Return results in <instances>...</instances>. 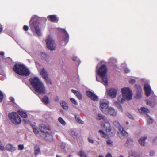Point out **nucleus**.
I'll return each instance as SVG.
<instances>
[{"mask_svg": "<svg viewBox=\"0 0 157 157\" xmlns=\"http://www.w3.org/2000/svg\"><path fill=\"white\" fill-rule=\"evenodd\" d=\"M29 81L35 91L38 94H44L45 92L44 84L39 78L36 77L30 78Z\"/></svg>", "mask_w": 157, "mask_h": 157, "instance_id": "nucleus-1", "label": "nucleus"}, {"mask_svg": "<svg viewBox=\"0 0 157 157\" xmlns=\"http://www.w3.org/2000/svg\"><path fill=\"white\" fill-rule=\"evenodd\" d=\"M122 95H120L117 98L118 102L123 103L126 99L129 101L132 98L133 94L132 91L128 87H124L121 90Z\"/></svg>", "mask_w": 157, "mask_h": 157, "instance_id": "nucleus-2", "label": "nucleus"}, {"mask_svg": "<svg viewBox=\"0 0 157 157\" xmlns=\"http://www.w3.org/2000/svg\"><path fill=\"white\" fill-rule=\"evenodd\" d=\"M98 64L96 67L97 74L100 76L102 80L103 84L106 86L108 85L107 76L106 75L107 68L105 65H102L99 68H98Z\"/></svg>", "mask_w": 157, "mask_h": 157, "instance_id": "nucleus-3", "label": "nucleus"}, {"mask_svg": "<svg viewBox=\"0 0 157 157\" xmlns=\"http://www.w3.org/2000/svg\"><path fill=\"white\" fill-rule=\"evenodd\" d=\"M13 70L16 73L23 76H28L30 74L29 70L23 64L15 65L13 67Z\"/></svg>", "mask_w": 157, "mask_h": 157, "instance_id": "nucleus-4", "label": "nucleus"}, {"mask_svg": "<svg viewBox=\"0 0 157 157\" xmlns=\"http://www.w3.org/2000/svg\"><path fill=\"white\" fill-rule=\"evenodd\" d=\"M101 127L104 129L107 133L111 136H113L115 133V130L112 128L110 124L109 121L107 119L101 124Z\"/></svg>", "mask_w": 157, "mask_h": 157, "instance_id": "nucleus-5", "label": "nucleus"}, {"mask_svg": "<svg viewBox=\"0 0 157 157\" xmlns=\"http://www.w3.org/2000/svg\"><path fill=\"white\" fill-rule=\"evenodd\" d=\"M30 26L31 29L34 30H35L37 34L39 36H40L42 35V33L39 27V22L36 19H34L33 21H32V20L30 21Z\"/></svg>", "mask_w": 157, "mask_h": 157, "instance_id": "nucleus-6", "label": "nucleus"}, {"mask_svg": "<svg viewBox=\"0 0 157 157\" xmlns=\"http://www.w3.org/2000/svg\"><path fill=\"white\" fill-rule=\"evenodd\" d=\"M113 124L118 128L120 132H117V135L121 139H123V136L124 137H127L128 134L127 132L123 128L121 127L118 121H113Z\"/></svg>", "mask_w": 157, "mask_h": 157, "instance_id": "nucleus-7", "label": "nucleus"}, {"mask_svg": "<svg viewBox=\"0 0 157 157\" xmlns=\"http://www.w3.org/2000/svg\"><path fill=\"white\" fill-rule=\"evenodd\" d=\"M40 129L44 135L46 139L48 140L52 139L51 131L47 128L45 125L41 124L40 126Z\"/></svg>", "mask_w": 157, "mask_h": 157, "instance_id": "nucleus-8", "label": "nucleus"}, {"mask_svg": "<svg viewBox=\"0 0 157 157\" xmlns=\"http://www.w3.org/2000/svg\"><path fill=\"white\" fill-rule=\"evenodd\" d=\"M9 117L13 123L15 124H19L21 122L20 117L16 113H10L8 115Z\"/></svg>", "mask_w": 157, "mask_h": 157, "instance_id": "nucleus-9", "label": "nucleus"}, {"mask_svg": "<svg viewBox=\"0 0 157 157\" xmlns=\"http://www.w3.org/2000/svg\"><path fill=\"white\" fill-rule=\"evenodd\" d=\"M47 46L48 49H55L56 44L52 37L50 35H48L46 40Z\"/></svg>", "mask_w": 157, "mask_h": 157, "instance_id": "nucleus-10", "label": "nucleus"}, {"mask_svg": "<svg viewBox=\"0 0 157 157\" xmlns=\"http://www.w3.org/2000/svg\"><path fill=\"white\" fill-rule=\"evenodd\" d=\"M109 107L107 101L105 99L100 100V109L104 113H105Z\"/></svg>", "mask_w": 157, "mask_h": 157, "instance_id": "nucleus-11", "label": "nucleus"}, {"mask_svg": "<svg viewBox=\"0 0 157 157\" xmlns=\"http://www.w3.org/2000/svg\"><path fill=\"white\" fill-rule=\"evenodd\" d=\"M40 71V74L42 75L43 78L46 81L47 83L48 84H51V81L48 77V74L45 70L42 68Z\"/></svg>", "mask_w": 157, "mask_h": 157, "instance_id": "nucleus-12", "label": "nucleus"}, {"mask_svg": "<svg viewBox=\"0 0 157 157\" xmlns=\"http://www.w3.org/2000/svg\"><path fill=\"white\" fill-rule=\"evenodd\" d=\"M117 93V90L113 88L107 89L106 90V93L107 95L112 98H115L116 97Z\"/></svg>", "mask_w": 157, "mask_h": 157, "instance_id": "nucleus-13", "label": "nucleus"}, {"mask_svg": "<svg viewBox=\"0 0 157 157\" xmlns=\"http://www.w3.org/2000/svg\"><path fill=\"white\" fill-rule=\"evenodd\" d=\"M105 114L107 115H109L115 117L117 115V112L113 108L109 107Z\"/></svg>", "mask_w": 157, "mask_h": 157, "instance_id": "nucleus-14", "label": "nucleus"}, {"mask_svg": "<svg viewBox=\"0 0 157 157\" xmlns=\"http://www.w3.org/2000/svg\"><path fill=\"white\" fill-rule=\"evenodd\" d=\"M144 89L145 94L147 96H149L150 94H153V92L151 90L150 85L148 84H145Z\"/></svg>", "mask_w": 157, "mask_h": 157, "instance_id": "nucleus-15", "label": "nucleus"}, {"mask_svg": "<svg viewBox=\"0 0 157 157\" xmlns=\"http://www.w3.org/2000/svg\"><path fill=\"white\" fill-rule=\"evenodd\" d=\"M86 94L90 98L94 101H98V98L94 93L90 91H87L86 92Z\"/></svg>", "mask_w": 157, "mask_h": 157, "instance_id": "nucleus-16", "label": "nucleus"}, {"mask_svg": "<svg viewBox=\"0 0 157 157\" xmlns=\"http://www.w3.org/2000/svg\"><path fill=\"white\" fill-rule=\"evenodd\" d=\"M6 148L7 150L12 152H13L16 150L15 147H13L11 144L10 143L7 144L6 145Z\"/></svg>", "mask_w": 157, "mask_h": 157, "instance_id": "nucleus-17", "label": "nucleus"}, {"mask_svg": "<svg viewBox=\"0 0 157 157\" xmlns=\"http://www.w3.org/2000/svg\"><path fill=\"white\" fill-rule=\"evenodd\" d=\"M18 113L22 117L26 118L27 117V115L26 112L24 110H20L17 111Z\"/></svg>", "mask_w": 157, "mask_h": 157, "instance_id": "nucleus-18", "label": "nucleus"}, {"mask_svg": "<svg viewBox=\"0 0 157 157\" xmlns=\"http://www.w3.org/2000/svg\"><path fill=\"white\" fill-rule=\"evenodd\" d=\"M71 91L79 99L81 100L82 99V95L79 92L73 89L71 90Z\"/></svg>", "mask_w": 157, "mask_h": 157, "instance_id": "nucleus-19", "label": "nucleus"}, {"mask_svg": "<svg viewBox=\"0 0 157 157\" xmlns=\"http://www.w3.org/2000/svg\"><path fill=\"white\" fill-rule=\"evenodd\" d=\"M147 137L146 136H144L140 138L138 140V142L140 144V145L143 146H144L145 144V140L147 139Z\"/></svg>", "mask_w": 157, "mask_h": 157, "instance_id": "nucleus-20", "label": "nucleus"}, {"mask_svg": "<svg viewBox=\"0 0 157 157\" xmlns=\"http://www.w3.org/2000/svg\"><path fill=\"white\" fill-rule=\"evenodd\" d=\"M129 155L133 157H139L141 155L138 152L134 151H130L129 153Z\"/></svg>", "mask_w": 157, "mask_h": 157, "instance_id": "nucleus-21", "label": "nucleus"}, {"mask_svg": "<svg viewBox=\"0 0 157 157\" xmlns=\"http://www.w3.org/2000/svg\"><path fill=\"white\" fill-rule=\"evenodd\" d=\"M133 141L130 138H128L127 139V141L124 144L125 147L131 146L133 145Z\"/></svg>", "mask_w": 157, "mask_h": 157, "instance_id": "nucleus-22", "label": "nucleus"}, {"mask_svg": "<svg viewBox=\"0 0 157 157\" xmlns=\"http://www.w3.org/2000/svg\"><path fill=\"white\" fill-rule=\"evenodd\" d=\"M138 111L141 114H146V113L149 112V110L147 108L144 107H142L140 109H139Z\"/></svg>", "mask_w": 157, "mask_h": 157, "instance_id": "nucleus-23", "label": "nucleus"}, {"mask_svg": "<svg viewBox=\"0 0 157 157\" xmlns=\"http://www.w3.org/2000/svg\"><path fill=\"white\" fill-rule=\"evenodd\" d=\"M60 104L63 109L65 110H67L68 109V105L64 101H60Z\"/></svg>", "mask_w": 157, "mask_h": 157, "instance_id": "nucleus-24", "label": "nucleus"}, {"mask_svg": "<svg viewBox=\"0 0 157 157\" xmlns=\"http://www.w3.org/2000/svg\"><path fill=\"white\" fill-rule=\"evenodd\" d=\"M51 21L53 22H57L58 20V18L55 15H51L48 16Z\"/></svg>", "mask_w": 157, "mask_h": 157, "instance_id": "nucleus-25", "label": "nucleus"}, {"mask_svg": "<svg viewBox=\"0 0 157 157\" xmlns=\"http://www.w3.org/2000/svg\"><path fill=\"white\" fill-rule=\"evenodd\" d=\"M145 117L147 120L148 124H151L153 122V119L148 114H146Z\"/></svg>", "mask_w": 157, "mask_h": 157, "instance_id": "nucleus-26", "label": "nucleus"}, {"mask_svg": "<svg viewBox=\"0 0 157 157\" xmlns=\"http://www.w3.org/2000/svg\"><path fill=\"white\" fill-rule=\"evenodd\" d=\"M107 119V118L105 116L101 114H98L96 117V119L98 120H100L102 119L104 121Z\"/></svg>", "mask_w": 157, "mask_h": 157, "instance_id": "nucleus-27", "label": "nucleus"}, {"mask_svg": "<svg viewBox=\"0 0 157 157\" xmlns=\"http://www.w3.org/2000/svg\"><path fill=\"white\" fill-rule=\"evenodd\" d=\"M75 118L76 121L78 123L81 124H83L84 123L83 121L81 119L78 115H75Z\"/></svg>", "mask_w": 157, "mask_h": 157, "instance_id": "nucleus-28", "label": "nucleus"}, {"mask_svg": "<svg viewBox=\"0 0 157 157\" xmlns=\"http://www.w3.org/2000/svg\"><path fill=\"white\" fill-rule=\"evenodd\" d=\"M121 67L122 69L124 71L125 73H128L129 72L130 70L126 68V65L125 63H123L121 65Z\"/></svg>", "mask_w": 157, "mask_h": 157, "instance_id": "nucleus-29", "label": "nucleus"}, {"mask_svg": "<svg viewBox=\"0 0 157 157\" xmlns=\"http://www.w3.org/2000/svg\"><path fill=\"white\" fill-rule=\"evenodd\" d=\"M70 134L74 138L76 137L78 133L75 130L71 129L69 131Z\"/></svg>", "mask_w": 157, "mask_h": 157, "instance_id": "nucleus-30", "label": "nucleus"}, {"mask_svg": "<svg viewBox=\"0 0 157 157\" xmlns=\"http://www.w3.org/2000/svg\"><path fill=\"white\" fill-rule=\"evenodd\" d=\"M43 102L46 104H48L49 103L48 98L47 96H44L42 100Z\"/></svg>", "mask_w": 157, "mask_h": 157, "instance_id": "nucleus-31", "label": "nucleus"}, {"mask_svg": "<svg viewBox=\"0 0 157 157\" xmlns=\"http://www.w3.org/2000/svg\"><path fill=\"white\" fill-rule=\"evenodd\" d=\"M98 133L100 136L103 137L105 138L107 136L106 134L102 130H99Z\"/></svg>", "mask_w": 157, "mask_h": 157, "instance_id": "nucleus-32", "label": "nucleus"}, {"mask_svg": "<svg viewBox=\"0 0 157 157\" xmlns=\"http://www.w3.org/2000/svg\"><path fill=\"white\" fill-rule=\"evenodd\" d=\"M34 154L35 155H37L40 152V149L36 146H35L34 147Z\"/></svg>", "mask_w": 157, "mask_h": 157, "instance_id": "nucleus-33", "label": "nucleus"}, {"mask_svg": "<svg viewBox=\"0 0 157 157\" xmlns=\"http://www.w3.org/2000/svg\"><path fill=\"white\" fill-rule=\"evenodd\" d=\"M107 144L110 147H112L113 146V141L111 140H106Z\"/></svg>", "mask_w": 157, "mask_h": 157, "instance_id": "nucleus-34", "label": "nucleus"}, {"mask_svg": "<svg viewBox=\"0 0 157 157\" xmlns=\"http://www.w3.org/2000/svg\"><path fill=\"white\" fill-rule=\"evenodd\" d=\"M141 94H142V91L137 92V93L135 95V98H136L137 99L140 98L142 97Z\"/></svg>", "mask_w": 157, "mask_h": 157, "instance_id": "nucleus-35", "label": "nucleus"}, {"mask_svg": "<svg viewBox=\"0 0 157 157\" xmlns=\"http://www.w3.org/2000/svg\"><path fill=\"white\" fill-rule=\"evenodd\" d=\"M78 155L80 157H87L86 154L83 151H80L78 153Z\"/></svg>", "mask_w": 157, "mask_h": 157, "instance_id": "nucleus-36", "label": "nucleus"}, {"mask_svg": "<svg viewBox=\"0 0 157 157\" xmlns=\"http://www.w3.org/2000/svg\"><path fill=\"white\" fill-rule=\"evenodd\" d=\"M33 129V132L36 134H37L39 133V130L36 127L35 125L32 126Z\"/></svg>", "mask_w": 157, "mask_h": 157, "instance_id": "nucleus-37", "label": "nucleus"}, {"mask_svg": "<svg viewBox=\"0 0 157 157\" xmlns=\"http://www.w3.org/2000/svg\"><path fill=\"white\" fill-rule=\"evenodd\" d=\"M156 102H152L150 101H147V104L149 105L151 107H153L155 104Z\"/></svg>", "mask_w": 157, "mask_h": 157, "instance_id": "nucleus-38", "label": "nucleus"}, {"mask_svg": "<svg viewBox=\"0 0 157 157\" xmlns=\"http://www.w3.org/2000/svg\"><path fill=\"white\" fill-rule=\"evenodd\" d=\"M135 88H136V92H137V91L141 92V91H142L140 85H135Z\"/></svg>", "mask_w": 157, "mask_h": 157, "instance_id": "nucleus-39", "label": "nucleus"}, {"mask_svg": "<svg viewBox=\"0 0 157 157\" xmlns=\"http://www.w3.org/2000/svg\"><path fill=\"white\" fill-rule=\"evenodd\" d=\"M58 120L59 122L63 125L66 124V122L61 117H59L58 118Z\"/></svg>", "mask_w": 157, "mask_h": 157, "instance_id": "nucleus-40", "label": "nucleus"}, {"mask_svg": "<svg viewBox=\"0 0 157 157\" xmlns=\"http://www.w3.org/2000/svg\"><path fill=\"white\" fill-rule=\"evenodd\" d=\"M70 100L71 102L74 104L77 105L78 104V103L76 100L73 98H71L70 99Z\"/></svg>", "mask_w": 157, "mask_h": 157, "instance_id": "nucleus-41", "label": "nucleus"}, {"mask_svg": "<svg viewBox=\"0 0 157 157\" xmlns=\"http://www.w3.org/2000/svg\"><path fill=\"white\" fill-rule=\"evenodd\" d=\"M3 93L0 90V102H1L4 98Z\"/></svg>", "mask_w": 157, "mask_h": 157, "instance_id": "nucleus-42", "label": "nucleus"}, {"mask_svg": "<svg viewBox=\"0 0 157 157\" xmlns=\"http://www.w3.org/2000/svg\"><path fill=\"white\" fill-rule=\"evenodd\" d=\"M18 149L20 150H22L24 148V146L23 144H20L18 146Z\"/></svg>", "mask_w": 157, "mask_h": 157, "instance_id": "nucleus-43", "label": "nucleus"}, {"mask_svg": "<svg viewBox=\"0 0 157 157\" xmlns=\"http://www.w3.org/2000/svg\"><path fill=\"white\" fill-rule=\"evenodd\" d=\"M126 115L129 118L132 119H134V117H133L131 114H130L129 113H126Z\"/></svg>", "mask_w": 157, "mask_h": 157, "instance_id": "nucleus-44", "label": "nucleus"}, {"mask_svg": "<svg viewBox=\"0 0 157 157\" xmlns=\"http://www.w3.org/2000/svg\"><path fill=\"white\" fill-rule=\"evenodd\" d=\"M72 60L73 61H76L79 62V59L76 56H74L72 57Z\"/></svg>", "mask_w": 157, "mask_h": 157, "instance_id": "nucleus-45", "label": "nucleus"}, {"mask_svg": "<svg viewBox=\"0 0 157 157\" xmlns=\"http://www.w3.org/2000/svg\"><path fill=\"white\" fill-rule=\"evenodd\" d=\"M4 149V147L2 143L0 141V150H3Z\"/></svg>", "mask_w": 157, "mask_h": 157, "instance_id": "nucleus-46", "label": "nucleus"}, {"mask_svg": "<svg viewBox=\"0 0 157 157\" xmlns=\"http://www.w3.org/2000/svg\"><path fill=\"white\" fill-rule=\"evenodd\" d=\"M23 121L25 124H30V121L26 119H24Z\"/></svg>", "mask_w": 157, "mask_h": 157, "instance_id": "nucleus-47", "label": "nucleus"}, {"mask_svg": "<svg viewBox=\"0 0 157 157\" xmlns=\"http://www.w3.org/2000/svg\"><path fill=\"white\" fill-rule=\"evenodd\" d=\"M88 140L89 142L92 144H93L94 143V140L90 137H88Z\"/></svg>", "mask_w": 157, "mask_h": 157, "instance_id": "nucleus-48", "label": "nucleus"}, {"mask_svg": "<svg viewBox=\"0 0 157 157\" xmlns=\"http://www.w3.org/2000/svg\"><path fill=\"white\" fill-rule=\"evenodd\" d=\"M41 56L45 60H46V58L48 57V56L46 54L43 53H42Z\"/></svg>", "mask_w": 157, "mask_h": 157, "instance_id": "nucleus-49", "label": "nucleus"}, {"mask_svg": "<svg viewBox=\"0 0 157 157\" xmlns=\"http://www.w3.org/2000/svg\"><path fill=\"white\" fill-rule=\"evenodd\" d=\"M65 147V144L64 143H63L61 144L60 146V147L61 149H64Z\"/></svg>", "mask_w": 157, "mask_h": 157, "instance_id": "nucleus-50", "label": "nucleus"}, {"mask_svg": "<svg viewBox=\"0 0 157 157\" xmlns=\"http://www.w3.org/2000/svg\"><path fill=\"white\" fill-rule=\"evenodd\" d=\"M129 83L131 84H133L135 82V80L134 79H132L129 81Z\"/></svg>", "mask_w": 157, "mask_h": 157, "instance_id": "nucleus-51", "label": "nucleus"}, {"mask_svg": "<svg viewBox=\"0 0 157 157\" xmlns=\"http://www.w3.org/2000/svg\"><path fill=\"white\" fill-rule=\"evenodd\" d=\"M64 31L65 33V36L66 38L67 39H68L69 38V35L68 34L67 32L65 30H64Z\"/></svg>", "mask_w": 157, "mask_h": 157, "instance_id": "nucleus-52", "label": "nucleus"}, {"mask_svg": "<svg viewBox=\"0 0 157 157\" xmlns=\"http://www.w3.org/2000/svg\"><path fill=\"white\" fill-rule=\"evenodd\" d=\"M23 29L25 31H27L29 29V27L27 25H24L23 27Z\"/></svg>", "mask_w": 157, "mask_h": 157, "instance_id": "nucleus-53", "label": "nucleus"}, {"mask_svg": "<svg viewBox=\"0 0 157 157\" xmlns=\"http://www.w3.org/2000/svg\"><path fill=\"white\" fill-rule=\"evenodd\" d=\"M152 143L153 144H155L157 143V137L154 139L152 141Z\"/></svg>", "mask_w": 157, "mask_h": 157, "instance_id": "nucleus-54", "label": "nucleus"}, {"mask_svg": "<svg viewBox=\"0 0 157 157\" xmlns=\"http://www.w3.org/2000/svg\"><path fill=\"white\" fill-rule=\"evenodd\" d=\"M106 157H112L111 154L110 153H108L106 155Z\"/></svg>", "mask_w": 157, "mask_h": 157, "instance_id": "nucleus-55", "label": "nucleus"}, {"mask_svg": "<svg viewBox=\"0 0 157 157\" xmlns=\"http://www.w3.org/2000/svg\"><path fill=\"white\" fill-rule=\"evenodd\" d=\"M118 108L120 109V110L122 111V107L120 105H117V106Z\"/></svg>", "mask_w": 157, "mask_h": 157, "instance_id": "nucleus-56", "label": "nucleus"}, {"mask_svg": "<svg viewBox=\"0 0 157 157\" xmlns=\"http://www.w3.org/2000/svg\"><path fill=\"white\" fill-rule=\"evenodd\" d=\"M154 153V152L153 151H151L150 152V155L151 156H152Z\"/></svg>", "mask_w": 157, "mask_h": 157, "instance_id": "nucleus-57", "label": "nucleus"}, {"mask_svg": "<svg viewBox=\"0 0 157 157\" xmlns=\"http://www.w3.org/2000/svg\"><path fill=\"white\" fill-rule=\"evenodd\" d=\"M96 80L98 82H101V80L99 79L97 76H96Z\"/></svg>", "mask_w": 157, "mask_h": 157, "instance_id": "nucleus-58", "label": "nucleus"}, {"mask_svg": "<svg viewBox=\"0 0 157 157\" xmlns=\"http://www.w3.org/2000/svg\"><path fill=\"white\" fill-rule=\"evenodd\" d=\"M59 101V99L58 97H57L55 99V101Z\"/></svg>", "mask_w": 157, "mask_h": 157, "instance_id": "nucleus-59", "label": "nucleus"}, {"mask_svg": "<svg viewBox=\"0 0 157 157\" xmlns=\"http://www.w3.org/2000/svg\"><path fill=\"white\" fill-rule=\"evenodd\" d=\"M4 52H1V53L0 52V55H4Z\"/></svg>", "mask_w": 157, "mask_h": 157, "instance_id": "nucleus-60", "label": "nucleus"}, {"mask_svg": "<svg viewBox=\"0 0 157 157\" xmlns=\"http://www.w3.org/2000/svg\"><path fill=\"white\" fill-rule=\"evenodd\" d=\"M98 157H104L102 155H99Z\"/></svg>", "mask_w": 157, "mask_h": 157, "instance_id": "nucleus-61", "label": "nucleus"}, {"mask_svg": "<svg viewBox=\"0 0 157 157\" xmlns=\"http://www.w3.org/2000/svg\"><path fill=\"white\" fill-rule=\"evenodd\" d=\"M56 157H61V156H60L59 155H56Z\"/></svg>", "mask_w": 157, "mask_h": 157, "instance_id": "nucleus-62", "label": "nucleus"}, {"mask_svg": "<svg viewBox=\"0 0 157 157\" xmlns=\"http://www.w3.org/2000/svg\"><path fill=\"white\" fill-rule=\"evenodd\" d=\"M2 28H0V32L2 31Z\"/></svg>", "mask_w": 157, "mask_h": 157, "instance_id": "nucleus-63", "label": "nucleus"}, {"mask_svg": "<svg viewBox=\"0 0 157 157\" xmlns=\"http://www.w3.org/2000/svg\"><path fill=\"white\" fill-rule=\"evenodd\" d=\"M154 98H155V99L156 100V99H157V97L155 96H154Z\"/></svg>", "mask_w": 157, "mask_h": 157, "instance_id": "nucleus-64", "label": "nucleus"}]
</instances>
